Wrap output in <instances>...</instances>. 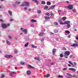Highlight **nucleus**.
<instances>
[{"instance_id":"59","label":"nucleus","mask_w":78,"mask_h":78,"mask_svg":"<svg viewBox=\"0 0 78 78\" xmlns=\"http://www.w3.org/2000/svg\"><path fill=\"white\" fill-rule=\"evenodd\" d=\"M64 7L65 8H68V6H65Z\"/></svg>"},{"instance_id":"30","label":"nucleus","mask_w":78,"mask_h":78,"mask_svg":"<svg viewBox=\"0 0 78 78\" xmlns=\"http://www.w3.org/2000/svg\"><path fill=\"white\" fill-rule=\"evenodd\" d=\"M50 74H48L46 75V78H48V77H50Z\"/></svg>"},{"instance_id":"40","label":"nucleus","mask_w":78,"mask_h":78,"mask_svg":"<svg viewBox=\"0 0 78 78\" xmlns=\"http://www.w3.org/2000/svg\"><path fill=\"white\" fill-rule=\"evenodd\" d=\"M58 78H63V76H61V75H58Z\"/></svg>"},{"instance_id":"21","label":"nucleus","mask_w":78,"mask_h":78,"mask_svg":"<svg viewBox=\"0 0 78 78\" xmlns=\"http://www.w3.org/2000/svg\"><path fill=\"white\" fill-rule=\"evenodd\" d=\"M28 44H29V43L27 42L24 45V47H27L28 45Z\"/></svg>"},{"instance_id":"46","label":"nucleus","mask_w":78,"mask_h":78,"mask_svg":"<svg viewBox=\"0 0 78 78\" xmlns=\"http://www.w3.org/2000/svg\"><path fill=\"white\" fill-rule=\"evenodd\" d=\"M51 16H54V14L53 13H51L50 14Z\"/></svg>"},{"instance_id":"41","label":"nucleus","mask_w":78,"mask_h":78,"mask_svg":"<svg viewBox=\"0 0 78 78\" xmlns=\"http://www.w3.org/2000/svg\"><path fill=\"white\" fill-rule=\"evenodd\" d=\"M65 32L66 33H70V32H69V30H66L65 31Z\"/></svg>"},{"instance_id":"39","label":"nucleus","mask_w":78,"mask_h":78,"mask_svg":"<svg viewBox=\"0 0 78 78\" xmlns=\"http://www.w3.org/2000/svg\"><path fill=\"white\" fill-rule=\"evenodd\" d=\"M20 63L22 65H24L25 64V63H24V62H20Z\"/></svg>"},{"instance_id":"53","label":"nucleus","mask_w":78,"mask_h":78,"mask_svg":"<svg viewBox=\"0 0 78 78\" xmlns=\"http://www.w3.org/2000/svg\"><path fill=\"white\" fill-rule=\"evenodd\" d=\"M58 12L59 13L61 12V10H58Z\"/></svg>"},{"instance_id":"50","label":"nucleus","mask_w":78,"mask_h":78,"mask_svg":"<svg viewBox=\"0 0 78 78\" xmlns=\"http://www.w3.org/2000/svg\"><path fill=\"white\" fill-rule=\"evenodd\" d=\"M71 36V35H69V36H68V38H70Z\"/></svg>"},{"instance_id":"44","label":"nucleus","mask_w":78,"mask_h":78,"mask_svg":"<svg viewBox=\"0 0 78 78\" xmlns=\"http://www.w3.org/2000/svg\"><path fill=\"white\" fill-rule=\"evenodd\" d=\"M12 74H16V73L15 72H12L11 73V75H12Z\"/></svg>"},{"instance_id":"32","label":"nucleus","mask_w":78,"mask_h":78,"mask_svg":"<svg viewBox=\"0 0 78 78\" xmlns=\"http://www.w3.org/2000/svg\"><path fill=\"white\" fill-rule=\"evenodd\" d=\"M62 50H64L65 51H66L67 50V49L66 48L64 47V48H62Z\"/></svg>"},{"instance_id":"43","label":"nucleus","mask_w":78,"mask_h":78,"mask_svg":"<svg viewBox=\"0 0 78 78\" xmlns=\"http://www.w3.org/2000/svg\"><path fill=\"white\" fill-rule=\"evenodd\" d=\"M73 78H78V77L76 76V75H75L74 76H73Z\"/></svg>"},{"instance_id":"33","label":"nucleus","mask_w":78,"mask_h":78,"mask_svg":"<svg viewBox=\"0 0 78 78\" xmlns=\"http://www.w3.org/2000/svg\"><path fill=\"white\" fill-rule=\"evenodd\" d=\"M48 8V6H45L44 8V9L47 10V9Z\"/></svg>"},{"instance_id":"61","label":"nucleus","mask_w":78,"mask_h":78,"mask_svg":"<svg viewBox=\"0 0 78 78\" xmlns=\"http://www.w3.org/2000/svg\"><path fill=\"white\" fill-rule=\"evenodd\" d=\"M74 42L75 43H77V41H76V40H74Z\"/></svg>"},{"instance_id":"37","label":"nucleus","mask_w":78,"mask_h":78,"mask_svg":"<svg viewBox=\"0 0 78 78\" xmlns=\"http://www.w3.org/2000/svg\"><path fill=\"white\" fill-rule=\"evenodd\" d=\"M15 3L16 4H20V2H15Z\"/></svg>"},{"instance_id":"35","label":"nucleus","mask_w":78,"mask_h":78,"mask_svg":"<svg viewBox=\"0 0 78 78\" xmlns=\"http://www.w3.org/2000/svg\"><path fill=\"white\" fill-rule=\"evenodd\" d=\"M45 14H46V16H50V13H45Z\"/></svg>"},{"instance_id":"17","label":"nucleus","mask_w":78,"mask_h":78,"mask_svg":"<svg viewBox=\"0 0 78 78\" xmlns=\"http://www.w3.org/2000/svg\"><path fill=\"white\" fill-rule=\"evenodd\" d=\"M8 13L9 14L10 16H12V12L10 10H9L8 11Z\"/></svg>"},{"instance_id":"57","label":"nucleus","mask_w":78,"mask_h":78,"mask_svg":"<svg viewBox=\"0 0 78 78\" xmlns=\"http://www.w3.org/2000/svg\"><path fill=\"white\" fill-rule=\"evenodd\" d=\"M72 56H73L72 55H71L70 56L69 58H72Z\"/></svg>"},{"instance_id":"13","label":"nucleus","mask_w":78,"mask_h":78,"mask_svg":"<svg viewBox=\"0 0 78 78\" xmlns=\"http://www.w3.org/2000/svg\"><path fill=\"white\" fill-rule=\"evenodd\" d=\"M28 67H29V68H30V69H35V67H34L31 66L30 65H29L28 66Z\"/></svg>"},{"instance_id":"7","label":"nucleus","mask_w":78,"mask_h":78,"mask_svg":"<svg viewBox=\"0 0 78 78\" xmlns=\"http://www.w3.org/2000/svg\"><path fill=\"white\" fill-rule=\"evenodd\" d=\"M68 9L72 10L73 9V5H69L68 6Z\"/></svg>"},{"instance_id":"16","label":"nucleus","mask_w":78,"mask_h":78,"mask_svg":"<svg viewBox=\"0 0 78 78\" xmlns=\"http://www.w3.org/2000/svg\"><path fill=\"white\" fill-rule=\"evenodd\" d=\"M27 75H30L31 74V72H30V71L28 70L27 72Z\"/></svg>"},{"instance_id":"52","label":"nucleus","mask_w":78,"mask_h":78,"mask_svg":"<svg viewBox=\"0 0 78 78\" xmlns=\"http://www.w3.org/2000/svg\"><path fill=\"white\" fill-rule=\"evenodd\" d=\"M41 42H44V38H43L41 40Z\"/></svg>"},{"instance_id":"25","label":"nucleus","mask_w":78,"mask_h":78,"mask_svg":"<svg viewBox=\"0 0 78 78\" xmlns=\"http://www.w3.org/2000/svg\"><path fill=\"white\" fill-rule=\"evenodd\" d=\"M47 4L48 5H51V2L49 1H48L47 2Z\"/></svg>"},{"instance_id":"62","label":"nucleus","mask_w":78,"mask_h":78,"mask_svg":"<svg viewBox=\"0 0 78 78\" xmlns=\"http://www.w3.org/2000/svg\"><path fill=\"white\" fill-rule=\"evenodd\" d=\"M0 21H1V22H3V20L1 19H0Z\"/></svg>"},{"instance_id":"58","label":"nucleus","mask_w":78,"mask_h":78,"mask_svg":"<svg viewBox=\"0 0 78 78\" xmlns=\"http://www.w3.org/2000/svg\"><path fill=\"white\" fill-rule=\"evenodd\" d=\"M76 40H77V41H78V36H77L76 37Z\"/></svg>"},{"instance_id":"49","label":"nucleus","mask_w":78,"mask_h":78,"mask_svg":"<svg viewBox=\"0 0 78 78\" xmlns=\"http://www.w3.org/2000/svg\"><path fill=\"white\" fill-rule=\"evenodd\" d=\"M23 9H24L25 10H26L27 9V8L25 7V8H24Z\"/></svg>"},{"instance_id":"29","label":"nucleus","mask_w":78,"mask_h":78,"mask_svg":"<svg viewBox=\"0 0 78 78\" xmlns=\"http://www.w3.org/2000/svg\"><path fill=\"white\" fill-rule=\"evenodd\" d=\"M66 75H68V76H70V77H72V75H71L70 74V73H66Z\"/></svg>"},{"instance_id":"38","label":"nucleus","mask_w":78,"mask_h":78,"mask_svg":"<svg viewBox=\"0 0 78 78\" xmlns=\"http://www.w3.org/2000/svg\"><path fill=\"white\" fill-rule=\"evenodd\" d=\"M37 12H38L39 14H40L41 13V11L40 10H37Z\"/></svg>"},{"instance_id":"28","label":"nucleus","mask_w":78,"mask_h":78,"mask_svg":"<svg viewBox=\"0 0 78 78\" xmlns=\"http://www.w3.org/2000/svg\"><path fill=\"white\" fill-rule=\"evenodd\" d=\"M5 75L4 74H2L1 75V76L0 77V78H5Z\"/></svg>"},{"instance_id":"23","label":"nucleus","mask_w":78,"mask_h":78,"mask_svg":"<svg viewBox=\"0 0 78 78\" xmlns=\"http://www.w3.org/2000/svg\"><path fill=\"white\" fill-rule=\"evenodd\" d=\"M55 52H56V49H53L52 50V53L54 55Z\"/></svg>"},{"instance_id":"55","label":"nucleus","mask_w":78,"mask_h":78,"mask_svg":"<svg viewBox=\"0 0 78 78\" xmlns=\"http://www.w3.org/2000/svg\"><path fill=\"white\" fill-rule=\"evenodd\" d=\"M15 53H17V51H14Z\"/></svg>"},{"instance_id":"9","label":"nucleus","mask_w":78,"mask_h":78,"mask_svg":"<svg viewBox=\"0 0 78 78\" xmlns=\"http://www.w3.org/2000/svg\"><path fill=\"white\" fill-rule=\"evenodd\" d=\"M69 70H72L73 72H75L76 69L74 68H69Z\"/></svg>"},{"instance_id":"60","label":"nucleus","mask_w":78,"mask_h":78,"mask_svg":"<svg viewBox=\"0 0 78 78\" xmlns=\"http://www.w3.org/2000/svg\"><path fill=\"white\" fill-rule=\"evenodd\" d=\"M47 66H48V67H50V65L49 64H48L47 65Z\"/></svg>"},{"instance_id":"5","label":"nucleus","mask_w":78,"mask_h":78,"mask_svg":"<svg viewBox=\"0 0 78 78\" xmlns=\"http://www.w3.org/2000/svg\"><path fill=\"white\" fill-rule=\"evenodd\" d=\"M1 27L2 28H6L7 27V25L5 23H2L1 25Z\"/></svg>"},{"instance_id":"6","label":"nucleus","mask_w":78,"mask_h":78,"mask_svg":"<svg viewBox=\"0 0 78 78\" xmlns=\"http://www.w3.org/2000/svg\"><path fill=\"white\" fill-rule=\"evenodd\" d=\"M21 30L22 31H22H23V32H24V34H27V29H25L23 30V28H21Z\"/></svg>"},{"instance_id":"45","label":"nucleus","mask_w":78,"mask_h":78,"mask_svg":"<svg viewBox=\"0 0 78 78\" xmlns=\"http://www.w3.org/2000/svg\"><path fill=\"white\" fill-rule=\"evenodd\" d=\"M55 64V62H51V63L50 64H51V65H54V64Z\"/></svg>"},{"instance_id":"63","label":"nucleus","mask_w":78,"mask_h":78,"mask_svg":"<svg viewBox=\"0 0 78 78\" xmlns=\"http://www.w3.org/2000/svg\"><path fill=\"white\" fill-rule=\"evenodd\" d=\"M66 2H67V3H68V4L69 3V1H66Z\"/></svg>"},{"instance_id":"3","label":"nucleus","mask_w":78,"mask_h":78,"mask_svg":"<svg viewBox=\"0 0 78 78\" xmlns=\"http://www.w3.org/2000/svg\"><path fill=\"white\" fill-rule=\"evenodd\" d=\"M30 5V3L28 2H25L22 4V6H29Z\"/></svg>"},{"instance_id":"47","label":"nucleus","mask_w":78,"mask_h":78,"mask_svg":"<svg viewBox=\"0 0 78 78\" xmlns=\"http://www.w3.org/2000/svg\"><path fill=\"white\" fill-rule=\"evenodd\" d=\"M30 27H34V24H31L30 25Z\"/></svg>"},{"instance_id":"18","label":"nucleus","mask_w":78,"mask_h":78,"mask_svg":"<svg viewBox=\"0 0 78 78\" xmlns=\"http://www.w3.org/2000/svg\"><path fill=\"white\" fill-rule=\"evenodd\" d=\"M44 18L45 19H50V18L49 16H44Z\"/></svg>"},{"instance_id":"2","label":"nucleus","mask_w":78,"mask_h":78,"mask_svg":"<svg viewBox=\"0 0 78 78\" xmlns=\"http://www.w3.org/2000/svg\"><path fill=\"white\" fill-rule=\"evenodd\" d=\"M60 22L59 23L60 25H65V24H70V21H65L64 23L62 22V21L59 20Z\"/></svg>"},{"instance_id":"10","label":"nucleus","mask_w":78,"mask_h":78,"mask_svg":"<svg viewBox=\"0 0 78 78\" xmlns=\"http://www.w3.org/2000/svg\"><path fill=\"white\" fill-rule=\"evenodd\" d=\"M44 33L40 32L39 34H38V35L39 36H44Z\"/></svg>"},{"instance_id":"31","label":"nucleus","mask_w":78,"mask_h":78,"mask_svg":"<svg viewBox=\"0 0 78 78\" xmlns=\"http://www.w3.org/2000/svg\"><path fill=\"white\" fill-rule=\"evenodd\" d=\"M69 64H72V65L73 66H74V64H73V63H72V62L69 61Z\"/></svg>"},{"instance_id":"14","label":"nucleus","mask_w":78,"mask_h":78,"mask_svg":"<svg viewBox=\"0 0 78 78\" xmlns=\"http://www.w3.org/2000/svg\"><path fill=\"white\" fill-rule=\"evenodd\" d=\"M30 21L31 22H37V20L33 19H31Z\"/></svg>"},{"instance_id":"64","label":"nucleus","mask_w":78,"mask_h":78,"mask_svg":"<svg viewBox=\"0 0 78 78\" xmlns=\"http://www.w3.org/2000/svg\"><path fill=\"white\" fill-rule=\"evenodd\" d=\"M68 66H69V67H71V65L70 64H69L68 65Z\"/></svg>"},{"instance_id":"19","label":"nucleus","mask_w":78,"mask_h":78,"mask_svg":"<svg viewBox=\"0 0 78 78\" xmlns=\"http://www.w3.org/2000/svg\"><path fill=\"white\" fill-rule=\"evenodd\" d=\"M6 43H7V44L8 45H11V43L7 40L6 41Z\"/></svg>"},{"instance_id":"22","label":"nucleus","mask_w":78,"mask_h":78,"mask_svg":"<svg viewBox=\"0 0 78 78\" xmlns=\"http://www.w3.org/2000/svg\"><path fill=\"white\" fill-rule=\"evenodd\" d=\"M66 27L68 28H70V24H67Z\"/></svg>"},{"instance_id":"36","label":"nucleus","mask_w":78,"mask_h":78,"mask_svg":"<svg viewBox=\"0 0 78 78\" xmlns=\"http://www.w3.org/2000/svg\"><path fill=\"white\" fill-rule=\"evenodd\" d=\"M72 11L73 12H76V10L75 9H73L72 10Z\"/></svg>"},{"instance_id":"4","label":"nucleus","mask_w":78,"mask_h":78,"mask_svg":"<svg viewBox=\"0 0 78 78\" xmlns=\"http://www.w3.org/2000/svg\"><path fill=\"white\" fill-rule=\"evenodd\" d=\"M4 56L5 58H6L8 59H9V58H12V55H5Z\"/></svg>"},{"instance_id":"8","label":"nucleus","mask_w":78,"mask_h":78,"mask_svg":"<svg viewBox=\"0 0 78 78\" xmlns=\"http://www.w3.org/2000/svg\"><path fill=\"white\" fill-rule=\"evenodd\" d=\"M55 6H56V5H53L52 6L50 7L49 9H53V8H55Z\"/></svg>"},{"instance_id":"34","label":"nucleus","mask_w":78,"mask_h":78,"mask_svg":"<svg viewBox=\"0 0 78 78\" xmlns=\"http://www.w3.org/2000/svg\"><path fill=\"white\" fill-rule=\"evenodd\" d=\"M58 31V30H54V33H57Z\"/></svg>"},{"instance_id":"20","label":"nucleus","mask_w":78,"mask_h":78,"mask_svg":"<svg viewBox=\"0 0 78 78\" xmlns=\"http://www.w3.org/2000/svg\"><path fill=\"white\" fill-rule=\"evenodd\" d=\"M66 19H67V18L65 16L62 18V19L63 20V21H64V20H66Z\"/></svg>"},{"instance_id":"11","label":"nucleus","mask_w":78,"mask_h":78,"mask_svg":"<svg viewBox=\"0 0 78 78\" xmlns=\"http://www.w3.org/2000/svg\"><path fill=\"white\" fill-rule=\"evenodd\" d=\"M71 47H77L78 45V44H73V45H71Z\"/></svg>"},{"instance_id":"24","label":"nucleus","mask_w":78,"mask_h":78,"mask_svg":"<svg viewBox=\"0 0 78 78\" xmlns=\"http://www.w3.org/2000/svg\"><path fill=\"white\" fill-rule=\"evenodd\" d=\"M31 47H32V48H37V46H34L33 45H31Z\"/></svg>"},{"instance_id":"15","label":"nucleus","mask_w":78,"mask_h":78,"mask_svg":"<svg viewBox=\"0 0 78 78\" xmlns=\"http://www.w3.org/2000/svg\"><path fill=\"white\" fill-rule=\"evenodd\" d=\"M32 1H35L37 3V5H39V1L38 0H32Z\"/></svg>"},{"instance_id":"26","label":"nucleus","mask_w":78,"mask_h":78,"mask_svg":"<svg viewBox=\"0 0 78 78\" xmlns=\"http://www.w3.org/2000/svg\"><path fill=\"white\" fill-rule=\"evenodd\" d=\"M76 62H74V66H73V67H76Z\"/></svg>"},{"instance_id":"56","label":"nucleus","mask_w":78,"mask_h":78,"mask_svg":"<svg viewBox=\"0 0 78 78\" xmlns=\"http://www.w3.org/2000/svg\"><path fill=\"white\" fill-rule=\"evenodd\" d=\"M10 21H13V19H11L10 20Z\"/></svg>"},{"instance_id":"51","label":"nucleus","mask_w":78,"mask_h":78,"mask_svg":"<svg viewBox=\"0 0 78 78\" xmlns=\"http://www.w3.org/2000/svg\"><path fill=\"white\" fill-rule=\"evenodd\" d=\"M67 70V68H64L63 69V70Z\"/></svg>"},{"instance_id":"54","label":"nucleus","mask_w":78,"mask_h":78,"mask_svg":"<svg viewBox=\"0 0 78 78\" xmlns=\"http://www.w3.org/2000/svg\"><path fill=\"white\" fill-rule=\"evenodd\" d=\"M8 37L9 38V39H11V37L10 36H8Z\"/></svg>"},{"instance_id":"27","label":"nucleus","mask_w":78,"mask_h":78,"mask_svg":"<svg viewBox=\"0 0 78 78\" xmlns=\"http://www.w3.org/2000/svg\"><path fill=\"white\" fill-rule=\"evenodd\" d=\"M41 3L43 5H45V2L44 1H42L41 2Z\"/></svg>"},{"instance_id":"1","label":"nucleus","mask_w":78,"mask_h":78,"mask_svg":"<svg viewBox=\"0 0 78 78\" xmlns=\"http://www.w3.org/2000/svg\"><path fill=\"white\" fill-rule=\"evenodd\" d=\"M70 51H67L65 52V54L64 55V56L65 58H66L67 59L68 58V57L69 55H70Z\"/></svg>"},{"instance_id":"12","label":"nucleus","mask_w":78,"mask_h":78,"mask_svg":"<svg viewBox=\"0 0 78 78\" xmlns=\"http://www.w3.org/2000/svg\"><path fill=\"white\" fill-rule=\"evenodd\" d=\"M34 59L38 60V61H40V58L39 57H36L34 58Z\"/></svg>"},{"instance_id":"48","label":"nucleus","mask_w":78,"mask_h":78,"mask_svg":"<svg viewBox=\"0 0 78 78\" xmlns=\"http://www.w3.org/2000/svg\"><path fill=\"white\" fill-rule=\"evenodd\" d=\"M55 23L56 25H58V23H57L55 22Z\"/></svg>"},{"instance_id":"42","label":"nucleus","mask_w":78,"mask_h":78,"mask_svg":"<svg viewBox=\"0 0 78 78\" xmlns=\"http://www.w3.org/2000/svg\"><path fill=\"white\" fill-rule=\"evenodd\" d=\"M60 57L62 58V57H63V54H61L60 55Z\"/></svg>"}]
</instances>
